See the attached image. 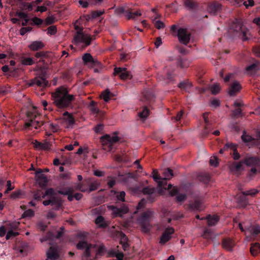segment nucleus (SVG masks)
I'll return each mask as SVG.
<instances>
[{
  "mask_svg": "<svg viewBox=\"0 0 260 260\" xmlns=\"http://www.w3.org/2000/svg\"><path fill=\"white\" fill-rule=\"evenodd\" d=\"M34 215V211L31 209H28L26 211H25L23 214L22 217H32Z\"/></svg>",
  "mask_w": 260,
  "mask_h": 260,
  "instance_id": "obj_52",
  "label": "nucleus"
},
{
  "mask_svg": "<svg viewBox=\"0 0 260 260\" xmlns=\"http://www.w3.org/2000/svg\"><path fill=\"white\" fill-rule=\"evenodd\" d=\"M155 188L154 187L150 188L147 187L143 189L142 192L144 194H152L154 193Z\"/></svg>",
  "mask_w": 260,
  "mask_h": 260,
  "instance_id": "obj_47",
  "label": "nucleus"
},
{
  "mask_svg": "<svg viewBox=\"0 0 260 260\" xmlns=\"http://www.w3.org/2000/svg\"><path fill=\"white\" fill-rule=\"evenodd\" d=\"M179 189L177 187H174L170 191L169 194L171 196H174L177 195L176 197V200L178 202H182L186 199V194L183 193H179Z\"/></svg>",
  "mask_w": 260,
  "mask_h": 260,
  "instance_id": "obj_16",
  "label": "nucleus"
},
{
  "mask_svg": "<svg viewBox=\"0 0 260 260\" xmlns=\"http://www.w3.org/2000/svg\"><path fill=\"white\" fill-rule=\"evenodd\" d=\"M108 208L112 211V214L115 216H122L128 212V207L125 205L121 206L120 208H117L111 205L108 206Z\"/></svg>",
  "mask_w": 260,
  "mask_h": 260,
  "instance_id": "obj_10",
  "label": "nucleus"
},
{
  "mask_svg": "<svg viewBox=\"0 0 260 260\" xmlns=\"http://www.w3.org/2000/svg\"><path fill=\"white\" fill-rule=\"evenodd\" d=\"M244 163L247 167L251 168L249 173V177H253L260 171V158L258 157H247L244 159Z\"/></svg>",
  "mask_w": 260,
  "mask_h": 260,
  "instance_id": "obj_6",
  "label": "nucleus"
},
{
  "mask_svg": "<svg viewBox=\"0 0 260 260\" xmlns=\"http://www.w3.org/2000/svg\"><path fill=\"white\" fill-rule=\"evenodd\" d=\"M48 34L53 35L57 32V28L55 25H51L47 28Z\"/></svg>",
  "mask_w": 260,
  "mask_h": 260,
  "instance_id": "obj_53",
  "label": "nucleus"
},
{
  "mask_svg": "<svg viewBox=\"0 0 260 260\" xmlns=\"http://www.w3.org/2000/svg\"><path fill=\"white\" fill-rule=\"evenodd\" d=\"M174 230L172 228L169 227L167 228L160 238V243L164 244L168 242L171 238V235L174 233Z\"/></svg>",
  "mask_w": 260,
  "mask_h": 260,
  "instance_id": "obj_14",
  "label": "nucleus"
},
{
  "mask_svg": "<svg viewBox=\"0 0 260 260\" xmlns=\"http://www.w3.org/2000/svg\"><path fill=\"white\" fill-rule=\"evenodd\" d=\"M93 58L92 55L88 53H85L82 56V60L84 64L87 65L89 64V61H92L91 59Z\"/></svg>",
  "mask_w": 260,
  "mask_h": 260,
  "instance_id": "obj_37",
  "label": "nucleus"
},
{
  "mask_svg": "<svg viewBox=\"0 0 260 260\" xmlns=\"http://www.w3.org/2000/svg\"><path fill=\"white\" fill-rule=\"evenodd\" d=\"M32 21L34 22V23L36 25H40L43 22V20L39 18H38L37 17H34L32 19H31Z\"/></svg>",
  "mask_w": 260,
  "mask_h": 260,
  "instance_id": "obj_63",
  "label": "nucleus"
},
{
  "mask_svg": "<svg viewBox=\"0 0 260 260\" xmlns=\"http://www.w3.org/2000/svg\"><path fill=\"white\" fill-rule=\"evenodd\" d=\"M253 53L256 57H260V47H255L253 48Z\"/></svg>",
  "mask_w": 260,
  "mask_h": 260,
  "instance_id": "obj_64",
  "label": "nucleus"
},
{
  "mask_svg": "<svg viewBox=\"0 0 260 260\" xmlns=\"http://www.w3.org/2000/svg\"><path fill=\"white\" fill-rule=\"evenodd\" d=\"M49 128L54 133L57 132L59 129L58 125L53 123L49 124Z\"/></svg>",
  "mask_w": 260,
  "mask_h": 260,
  "instance_id": "obj_62",
  "label": "nucleus"
},
{
  "mask_svg": "<svg viewBox=\"0 0 260 260\" xmlns=\"http://www.w3.org/2000/svg\"><path fill=\"white\" fill-rule=\"evenodd\" d=\"M249 232L253 236L260 234V226L258 225H253Z\"/></svg>",
  "mask_w": 260,
  "mask_h": 260,
  "instance_id": "obj_39",
  "label": "nucleus"
},
{
  "mask_svg": "<svg viewBox=\"0 0 260 260\" xmlns=\"http://www.w3.org/2000/svg\"><path fill=\"white\" fill-rule=\"evenodd\" d=\"M92 38L90 35L83 33L76 34L73 38V42L75 44L84 43L86 46H89L91 42Z\"/></svg>",
  "mask_w": 260,
  "mask_h": 260,
  "instance_id": "obj_8",
  "label": "nucleus"
},
{
  "mask_svg": "<svg viewBox=\"0 0 260 260\" xmlns=\"http://www.w3.org/2000/svg\"><path fill=\"white\" fill-rule=\"evenodd\" d=\"M184 6L189 10H196L198 8V3L192 0H184Z\"/></svg>",
  "mask_w": 260,
  "mask_h": 260,
  "instance_id": "obj_20",
  "label": "nucleus"
},
{
  "mask_svg": "<svg viewBox=\"0 0 260 260\" xmlns=\"http://www.w3.org/2000/svg\"><path fill=\"white\" fill-rule=\"evenodd\" d=\"M42 198L48 199V200L43 202V204L45 206L51 204L54 206V209L58 210L61 205L60 200L56 196L54 190L52 188L46 189L45 192L43 194Z\"/></svg>",
  "mask_w": 260,
  "mask_h": 260,
  "instance_id": "obj_4",
  "label": "nucleus"
},
{
  "mask_svg": "<svg viewBox=\"0 0 260 260\" xmlns=\"http://www.w3.org/2000/svg\"><path fill=\"white\" fill-rule=\"evenodd\" d=\"M238 204L242 207H245L248 204V201L246 198H244L243 199L239 200L238 201Z\"/></svg>",
  "mask_w": 260,
  "mask_h": 260,
  "instance_id": "obj_60",
  "label": "nucleus"
},
{
  "mask_svg": "<svg viewBox=\"0 0 260 260\" xmlns=\"http://www.w3.org/2000/svg\"><path fill=\"white\" fill-rule=\"evenodd\" d=\"M44 47V44L41 41L32 42L28 46L31 51H37L42 49Z\"/></svg>",
  "mask_w": 260,
  "mask_h": 260,
  "instance_id": "obj_22",
  "label": "nucleus"
},
{
  "mask_svg": "<svg viewBox=\"0 0 260 260\" xmlns=\"http://www.w3.org/2000/svg\"><path fill=\"white\" fill-rule=\"evenodd\" d=\"M34 145L36 149L40 150H47L51 147V144L48 142L42 143L36 140L34 142Z\"/></svg>",
  "mask_w": 260,
  "mask_h": 260,
  "instance_id": "obj_17",
  "label": "nucleus"
},
{
  "mask_svg": "<svg viewBox=\"0 0 260 260\" xmlns=\"http://www.w3.org/2000/svg\"><path fill=\"white\" fill-rule=\"evenodd\" d=\"M153 215L154 212L152 210H148L139 218L138 221L143 232L148 233L150 230L151 225L149 222L153 217Z\"/></svg>",
  "mask_w": 260,
  "mask_h": 260,
  "instance_id": "obj_7",
  "label": "nucleus"
},
{
  "mask_svg": "<svg viewBox=\"0 0 260 260\" xmlns=\"http://www.w3.org/2000/svg\"><path fill=\"white\" fill-rule=\"evenodd\" d=\"M118 75L120 79L125 80L128 78L131 79L132 76L130 74L129 72H123L119 74Z\"/></svg>",
  "mask_w": 260,
  "mask_h": 260,
  "instance_id": "obj_44",
  "label": "nucleus"
},
{
  "mask_svg": "<svg viewBox=\"0 0 260 260\" xmlns=\"http://www.w3.org/2000/svg\"><path fill=\"white\" fill-rule=\"evenodd\" d=\"M244 164V160L243 161H240V162H237L233 165V166L232 167V170L233 171H235V172L241 171L244 169V168H243Z\"/></svg>",
  "mask_w": 260,
  "mask_h": 260,
  "instance_id": "obj_31",
  "label": "nucleus"
},
{
  "mask_svg": "<svg viewBox=\"0 0 260 260\" xmlns=\"http://www.w3.org/2000/svg\"><path fill=\"white\" fill-rule=\"evenodd\" d=\"M244 107V104L242 101H236L233 105V114H241L243 111Z\"/></svg>",
  "mask_w": 260,
  "mask_h": 260,
  "instance_id": "obj_18",
  "label": "nucleus"
},
{
  "mask_svg": "<svg viewBox=\"0 0 260 260\" xmlns=\"http://www.w3.org/2000/svg\"><path fill=\"white\" fill-rule=\"evenodd\" d=\"M142 15V13L140 10L137 11L134 13H132L129 10L127 12V14H126V17L128 20L135 18L136 16H140Z\"/></svg>",
  "mask_w": 260,
  "mask_h": 260,
  "instance_id": "obj_30",
  "label": "nucleus"
},
{
  "mask_svg": "<svg viewBox=\"0 0 260 260\" xmlns=\"http://www.w3.org/2000/svg\"><path fill=\"white\" fill-rule=\"evenodd\" d=\"M98 103L93 101L90 102L88 105V108L90 111L93 113H98L100 112V110L97 107Z\"/></svg>",
  "mask_w": 260,
  "mask_h": 260,
  "instance_id": "obj_29",
  "label": "nucleus"
},
{
  "mask_svg": "<svg viewBox=\"0 0 260 260\" xmlns=\"http://www.w3.org/2000/svg\"><path fill=\"white\" fill-rule=\"evenodd\" d=\"M104 128V125L100 123L93 128L94 132L96 134H102Z\"/></svg>",
  "mask_w": 260,
  "mask_h": 260,
  "instance_id": "obj_45",
  "label": "nucleus"
},
{
  "mask_svg": "<svg viewBox=\"0 0 260 260\" xmlns=\"http://www.w3.org/2000/svg\"><path fill=\"white\" fill-rule=\"evenodd\" d=\"M113 96L114 94L111 92L109 89H106L100 95V98L103 99L105 102H108Z\"/></svg>",
  "mask_w": 260,
  "mask_h": 260,
  "instance_id": "obj_23",
  "label": "nucleus"
},
{
  "mask_svg": "<svg viewBox=\"0 0 260 260\" xmlns=\"http://www.w3.org/2000/svg\"><path fill=\"white\" fill-rule=\"evenodd\" d=\"M47 256L48 260H56L58 257V251L56 248L50 247V249L47 251Z\"/></svg>",
  "mask_w": 260,
  "mask_h": 260,
  "instance_id": "obj_19",
  "label": "nucleus"
},
{
  "mask_svg": "<svg viewBox=\"0 0 260 260\" xmlns=\"http://www.w3.org/2000/svg\"><path fill=\"white\" fill-rule=\"evenodd\" d=\"M206 218L207 219L208 224L209 226L215 225L219 220V218L217 215H209Z\"/></svg>",
  "mask_w": 260,
  "mask_h": 260,
  "instance_id": "obj_26",
  "label": "nucleus"
},
{
  "mask_svg": "<svg viewBox=\"0 0 260 260\" xmlns=\"http://www.w3.org/2000/svg\"><path fill=\"white\" fill-rule=\"evenodd\" d=\"M178 65L181 68H188L189 66V62L186 59H183L181 57H179Z\"/></svg>",
  "mask_w": 260,
  "mask_h": 260,
  "instance_id": "obj_32",
  "label": "nucleus"
},
{
  "mask_svg": "<svg viewBox=\"0 0 260 260\" xmlns=\"http://www.w3.org/2000/svg\"><path fill=\"white\" fill-rule=\"evenodd\" d=\"M76 246L78 249H85L83 254L84 256L86 257H89L90 256L91 250L94 251L96 255H103L106 250V248L103 244L92 245L88 244L86 242L84 241H80L77 244Z\"/></svg>",
  "mask_w": 260,
  "mask_h": 260,
  "instance_id": "obj_3",
  "label": "nucleus"
},
{
  "mask_svg": "<svg viewBox=\"0 0 260 260\" xmlns=\"http://www.w3.org/2000/svg\"><path fill=\"white\" fill-rule=\"evenodd\" d=\"M19 235L18 232H15L14 230L12 229H9L7 233L6 234V238L7 240H8L12 237H14Z\"/></svg>",
  "mask_w": 260,
  "mask_h": 260,
  "instance_id": "obj_42",
  "label": "nucleus"
},
{
  "mask_svg": "<svg viewBox=\"0 0 260 260\" xmlns=\"http://www.w3.org/2000/svg\"><path fill=\"white\" fill-rule=\"evenodd\" d=\"M209 163H210V165L212 166H213L215 167H217L218 164V159H217V157L215 156L211 157L210 159Z\"/></svg>",
  "mask_w": 260,
  "mask_h": 260,
  "instance_id": "obj_51",
  "label": "nucleus"
},
{
  "mask_svg": "<svg viewBox=\"0 0 260 260\" xmlns=\"http://www.w3.org/2000/svg\"><path fill=\"white\" fill-rule=\"evenodd\" d=\"M252 226L253 225H252L251 223L249 221H246L239 224V227L242 232L245 231V230L250 232Z\"/></svg>",
  "mask_w": 260,
  "mask_h": 260,
  "instance_id": "obj_27",
  "label": "nucleus"
},
{
  "mask_svg": "<svg viewBox=\"0 0 260 260\" xmlns=\"http://www.w3.org/2000/svg\"><path fill=\"white\" fill-rule=\"evenodd\" d=\"M258 192V190L255 188H252L249 190L243 191L242 194L245 196H254Z\"/></svg>",
  "mask_w": 260,
  "mask_h": 260,
  "instance_id": "obj_41",
  "label": "nucleus"
},
{
  "mask_svg": "<svg viewBox=\"0 0 260 260\" xmlns=\"http://www.w3.org/2000/svg\"><path fill=\"white\" fill-rule=\"evenodd\" d=\"M60 121L61 124L64 127L68 128L73 126L75 120L72 115H62V117L60 118Z\"/></svg>",
  "mask_w": 260,
  "mask_h": 260,
  "instance_id": "obj_13",
  "label": "nucleus"
},
{
  "mask_svg": "<svg viewBox=\"0 0 260 260\" xmlns=\"http://www.w3.org/2000/svg\"><path fill=\"white\" fill-rule=\"evenodd\" d=\"M213 235V233L211 231H210L209 230H205L204 231L203 236L205 238L209 239V238H212Z\"/></svg>",
  "mask_w": 260,
  "mask_h": 260,
  "instance_id": "obj_59",
  "label": "nucleus"
},
{
  "mask_svg": "<svg viewBox=\"0 0 260 260\" xmlns=\"http://www.w3.org/2000/svg\"><path fill=\"white\" fill-rule=\"evenodd\" d=\"M91 60L92 61H89V64H91V68H93L94 67L101 68L102 67L101 62L96 59L93 57Z\"/></svg>",
  "mask_w": 260,
  "mask_h": 260,
  "instance_id": "obj_46",
  "label": "nucleus"
},
{
  "mask_svg": "<svg viewBox=\"0 0 260 260\" xmlns=\"http://www.w3.org/2000/svg\"><path fill=\"white\" fill-rule=\"evenodd\" d=\"M241 89L242 86L240 83L237 81H235L230 85L228 93L230 96H235L240 91Z\"/></svg>",
  "mask_w": 260,
  "mask_h": 260,
  "instance_id": "obj_12",
  "label": "nucleus"
},
{
  "mask_svg": "<svg viewBox=\"0 0 260 260\" xmlns=\"http://www.w3.org/2000/svg\"><path fill=\"white\" fill-rule=\"evenodd\" d=\"M105 13L104 11H94L91 12V16L93 18H95L98 17H99Z\"/></svg>",
  "mask_w": 260,
  "mask_h": 260,
  "instance_id": "obj_54",
  "label": "nucleus"
},
{
  "mask_svg": "<svg viewBox=\"0 0 260 260\" xmlns=\"http://www.w3.org/2000/svg\"><path fill=\"white\" fill-rule=\"evenodd\" d=\"M36 180L41 187H44L46 186L47 182V178L46 176L43 174L42 170L39 169L35 173Z\"/></svg>",
  "mask_w": 260,
  "mask_h": 260,
  "instance_id": "obj_11",
  "label": "nucleus"
},
{
  "mask_svg": "<svg viewBox=\"0 0 260 260\" xmlns=\"http://www.w3.org/2000/svg\"><path fill=\"white\" fill-rule=\"evenodd\" d=\"M125 193L124 191H120L117 195V199L118 200L124 202L125 201Z\"/></svg>",
  "mask_w": 260,
  "mask_h": 260,
  "instance_id": "obj_58",
  "label": "nucleus"
},
{
  "mask_svg": "<svg viewBox=\"0 0 260 260\" xmlns=\"http://www.w3.org/2000/svg\"><path fill=\"white\" fill-rule=\"evenodd\" d=\"M23 192L21 190H17L12 192L10 196V198L12 199L22 198Z\"/></svg>",
  "mask_w": 260,
  "mask_h": 260,
  "instance_id": "obj_38",
  "label": "nucleus"
},
{
  "mask_svg": "<svg viewBox=\"0 0 260 260\" xmlns=\"http://www.w3.org/2000/svg\"><path fill=\"white\" fill-rule=\"evenodd\" d=\"M221 5L220 4L216 2H213L208 4L207 10L208 13L216 15L218 11L221 10Z\"/></svg>",
  "mask_w": 260,
  "mask_h": 260,
  "instance_id": "obj_15",
  "label": "nucleus"
},
{
  "mask_svg": "<svg viewBox=\"0 0 260 260\" xmlns=\"http://www.w3.org/2000/svg\"><path fill=\"white\" fill-rule=\"evenodd\" d=\"M241 139L244 142H251L253 140H254V139L251 136L246 135V133L244 132L243 134V135L241 136Z\"/></svg>",
  "mask_w": 260,
  "mask_h": 260,
  "instance_id": "obj_43",
  "label": "nucleus"
},
{
  "mask_svg": "<svg viewBox=\"0 0 260 260\" xmlns=\"http://www.w3.org/2000/svg\"><path fill=\"white\" fill-rule=\"evenodd\" d=\"M210 90L212 94L215 95L218 94L220 91L219 84L218 83L214 84L210 86Z\"/></svg>",
  "mask_w": 260,
  "mask_h": 260,
  "instance_id": "obj_34",
  "label": "nucleus"
},
{
  "mask_svg": "<svg viewBox=\"0 0 260 260\" xmlns=\"http://www.w3.org/2000/svg\"><path fill=\"white\" fill-rule=\"evenodd\" d=\"M178 87L181 89L187 91L189 88L192 87V84L188 82H182L179 83Z\"/></svg>",
  "mask_w": 260,
  "mask_h": 260,
  "instance_id": "obj_36",
  "label": "nucleus"
},
{
  "mask_svg": "<svg viewBox=\"0 0 260 260\" xmlns=\"http://www.w3.org/2000/svg\"><path fill=\"white\" fill-rule=\"evenodd\" d=\"M40 124L39 122L35 120L30 119L28 120L25 122V126L26 127H33L35 128H37L38 126Z\"/></svg>",
  "mask_w": 260,
  "mask_h": 260,
  "instance_id": "obj_35",
  "label": "nucleus"
},
{
  "mask_svg": "<svg viewBox=\"0 0 260 260\" xmlns=\"http://www.w3.org/2000/svg\"><path fill=\"white\" fill-rule=\"evenodd\" d=\"M250 252L253 255L257 254L260 252V244L258 243L252 244L250 248Z\"/></svg>",
  "mask_w": 260,
  "mask_h": 260,
  "instance_id": "obj_28",
  "label": "nucleus"
},
{
  "mask_svg": "<svg viewBox=\"0 0 260 260\" xmlns=\"http://www.w3.org/2000/svg\"><path fill=\"white\" fill-rule=\"evenodd\" d=\"M123 72H127L126 71V69L124 68H120V67H119V68L116 67L114 68V72L113 73V75L114 76H116V75H118Z\"/></svg>",
  "mask_w": 260,
  "mask_h": 260,
  "instance_id": "obj_57",
  "label": "nucleus"
},
{
  "mask_svg": "<svg viewBox=\"0 0 260 260\" xmlns=\"http://www.w3.org/2000/svg\"><path fill=\"white\" fill-rule=\"evenodd\" d=\"M100 185V183L97 181H93L91 182V184L89 187V191H91L96 189Z\"/></svg>",
  "mask_w": 260,
  "mask_h": 260,
  "instance_id": "obj_48",
  "label": "nucleus"
},
{
  "mask_svg": "<svg viewBox=\"0 0 260 260\" xmlns=\"http://www.w3.org/2000/svg\"><path fill=\"white\" fill-rule=\"evenodd\" d=\"M55 21V18L52 16H48L45 20V23L46 25H50L53 24Z\"/></svg>",
  "mask_w": 260,
  "mask_h": 260,
  "instance_id": "obj_55",
  "label": "nucleus"
},
{
  "mask_svg": "<svg viewBox=\"0 0 260 260\" xmlns=\"http://www.w3.org/2000/svg\"><path fill=\"white\" fill-rule=\"evenodd\" d=\"M35 83L36 85H38L40 87H46L48 82V81L44 78L40 77H36L35 78Z\"/></svg>",
  "mask_w": 260,
  "mask_h": 260,
  "instance_id": "obj_25",
  "label": "nucleus"
},
{
  "mask_svg": "<svg viewBox=\"0 0 260 260\" xmlns=\"http://www.w3.org/2000/svg\"><path fill=\"white\" fill-rule=\"evenodd\" d=\"M153 23L154 24L155 27L157 28L158 29H160L161 28H163L165 27V25L164 22H162L161 21L157 20L155 21V20H153Z\"/></svg>",
  "mask_w": 260,
  "mask_h": 260,
  "instance_id": "obj_49",
  "label": "nucleus"
},
{
  "mask_svg": "<svg viewBox=\"0 0 260 260\" xmlns=\"http://www.w3.org/2000/svg\"><path fill=\"white\" fill-rule=\"evenodd\" d=\"M21 63L22 64H24V65H31L32 64H34V61H33V60L31 58H30V57H28V58H24L22 60H21Z\"/></svg>",
  "mask_w": 260,
  "mask_h": 260,
  "instance_id": "obj_50",
  "label": "nucleus"
},
{
  "mask_svg": "<svg viewBox=\"0 0 260 260\" xmlns=\"http://www.w3.org/2000/svg\"><path fill=\"white\" fill-rule=\"evenodd\" d=\"M190 33L188 32L186 28H180L178 30V41L184 45H187L190 42Z\"/></svg>",
  "mask_w": 260,
  "mask_h": 260,
  "instance_id": "obj_9",
  "label": "nucleus"
},
{
  "mask_svg": "<svg viewBox=\"0 0 260 260\" xmlns=\"http://www.w3.org/2000/svg\"><path fill=\"white\" fill-rule=\"evenodd\" d=\"M31 29L32 28L30 27H22L20 30V35L23 36L27 32L30 31Z\"/></svg>",
  "mask_w": 260,
  "mask_h": 260,
  "instance_id": "obj_61",
  "label": "nucleus"
},
{
  "mask_svg": "<svg viewBox=\"0 0 260 260\" xmlns=\"http://www.w3.org/2000/svg\"><path fill=\"white\" fill-rule=\"evenodd\" d=\"M103 149L107 152L111 151L113 144L118 141L119 138L116 133L112 135L106 134L100 138Z\"/></svg>",
  "mask_w": 260,
  "mask_h": 260,
  "instance_id": "obj_5",
  "label": "nucleus"
},
{
  "mask_svg": "<svg viewBox=\"0 0 260 260\" xmlns=\"http://www.w3.org/2000/svg\"><path fill=\"white\" fill-rule=\"evenodd\" d=\"M259 64V62L258 61L255 62V63L247 66L246 67L245 70L247 72L254 71L256 72L258 70L257 66Z\"/></svg>",
  "mask_w": 260,
  "mask_h": 260,
  "instance_id": "obj_40",
  "label": "nucleus"
},
{
  "mask_svg": "<svg viewBox=\"0 0 260 260\" xmlns=\"http://www.w3.org/2000/svg\"><path fill=\"white\" fill-rule=\"evenodd\" d=\"M128 11V10L127 11L125 10V9L124 7H118L116 9L115 12V13L117 15H120L121 14H123L124 13H126V14H127V12Z\"/></svg>",
  "mask_w": 260,
  "mask_h": 260,
  "instance_id": "obj_56",
  "label": "nucleus"
},
{
  "mask_svg": "<svg viewBox=\"0 0 260 260\" xmlns=\"http://www.w3.org/2000/svg\"><path fill=\"white\" fill-rule=\"evenodd\" d=\"M162 174L163 177H161L158 174L157 170H154L151 176L153 180L157 184V189L160 194H164L167 189L169 190L171 188L172 185L170 184L168 185V188H167L166 180L170 179L173 176L172 171L170 169H165Z\"/></svg>",
  "mask_w": 260,
  "mask_h": 260,
  "instance_id": "obj_2",
  "label": "nucleus"
},
{
  "mask_svg": "<svg viewBox=\"0 0 260 260\" xmlns=\"http://www.w3.org/2000/svg\"><path fill=\"white\" fill-rule=\"evenodd\" d=\"M73 191L74 190L72 187H68L61 190H59L58 192L61 194L68 195V200L72 201L74 198V196L72 194V193L73 192Z\"/></svg>",
  "mask_w": 260,
  "mask_h": 260,
  "instance_id": "obj_21",
  "label": "nucleus"
},
{
  "mask_svg": "<svg viewBox=\"0 0 260 260\" xmlns=\"http://www.w3.org/2000/svg\"><path fill=\"white\" fill-rule=\"evenodd\" d=\"M95 223L98 226L101 228L105 227L107 225L104 218L102 216H99L96 218Z\"/></svg>",
  "mask_w": 260,
  "mask_h": 260,
  "instance_id": "obj_33",
  "label": "nucleus"
},
{
  "mask_svg": "<svg viewBox=\"0 0 260 260\" xmlns=\"http://www.w3.org/2000/svg\"><path fill=\"white\" fill-rule=\"evenodd\" d=\"M52 96L54 98L53 103L60 109L70 107L75 100V96L69 94L67 89L63 87L58 88Z\"/></svg>",
  "mask_w": 260,
  "mask_h": 260,
  "instance_id": "obj_1",
  "label": "nucleus"
},
{
  "mask_svg": "<svg viewBox=\"0 0 260 260\" xmlns=\"http://www.w3.org/2000/svg\"><path fill=\"white\" fill-rule=\"evenodd\" d=\"M235 245L234 242L231 239H225L222 243L223 247L228 251H232Z\"/></svg>",
  "mask_w": 260,
  "mask_h": 260,
  "instance_id": "obj_24",
  "label": "nucleus"
}]
</instances>
